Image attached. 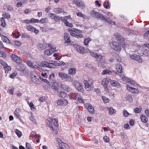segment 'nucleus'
<instances>
[{"instance_id":"f704fd0d","label":"nucleus","mask_w":149,"mask_h":149,"mask_svg":"<svg viewBox=\"0 0 149 149\" xmlns=\"http://www.w3.org/2000/svg\"><path fill=\"white\" fill-rule=\"evenodd\" d=\"M91 40V39L89 38L85 39L84 41V44L86 47L88 46L89 42Z\"/></svg>"},{"instance_id":"4be33fe9","label":"nucleus","mask_w":149,"mask_h":149,"mask_svg":"<svg viewBox=\"0 0 149 149\" xmlns=\"http://www.w3.org/2000/svg\"><path fill=\"white\" fill-rule=\"evenodd\" d=\"M84 83L86 90L87 91H91L92 88L91 86L92 83H89L88 81L86 80H84Z\"/></svg>"},{"instance_id":"338daca9","label":"nucleus","mask_w":149,"mask_h":149,"mask_svg":"<svg viewBox=\"0 0 149 149\" xmlns=\"http://www.w3.org/2000/svg\"><path fill=\"white\" fill-rule=\"evenodd\" d=\"M103 140L106 142H108L109 141V138L107 136H104L103 138Z\"/></svg>"},{"instance_id":"72a5a7b5","label":"nucleus","mask_w":149,"mask_h":149,"mask_svg":"<svg viewBox=\"0 0 149 149\" xmlns=\"http://www.w3.org/2000/svg\"><path fill=\"white\" fill-rule=\"evenodd\" d=\"M55 76L54 74V73L51 74L49 76V80L48 81V83L49 84V83H51V82H53V81H54V78Z\"/></svg>"},{"instance_id":"2eb2a0df","label":"nucleus","mask_w":149,"mask_h":149,"mask_svg":"<svg viewBox=\"0 0 149 149\" xmlns=\"http://www.w3.org/2000/svg\"><path fill=\"white\" fill-rule=\"evenodd\" d=\"M11 57L13 60L14 62L18 64H20L22 63V61L21 58L16 55L13 54L11 55Z\"/></svg>"},{"instance_id":"1a4fd4ad","label":"nucleus","mask_w":149,"mask_h":149,"mask_svg":"<svg viewBox=\"0 0 149 149\" xmlns=\"http://www.w3.org/2000/svg\"><path fill=\"white\" fill-rule=\"evenodd\" d=\"M49 17L51 18L52 19H53L56 22L60 21L63 18V19L64 20L65 19V18H67L68 17L67 16L63 17H59L58 16H56L54 14L52 13L49 14Z\"/></svg>"},{"instance_id":"c9c22d12","label":"nucleus","mask_w":149,"mask_h":149,"mask_svg":"<svg viewBox=\"0 0 149 149\" xmlns=\"http://www.w3.org/2000/svg\"><path fill=\"white\" fill-rule=\"evenodd\" d=\"M107 73L109 74H112V72L111 71H110L109 70L107 69L105 70H104L103 71L102 74V75H104L107 74Z\"/></svg>"},{"instance_id":"e2e57ef3","label":"nucleus","mask_w":149,"mask_h":149,"mask_svg":"<svg viewBox=\"0 0 149 149\" xmlns=\"http://www.w3.org/2000/svg\"><path fill=\"white\" fill-rule=\"evenodd\" d=\"M15 133L19 137H20L22 136L21 132L19 131V130H16Z\"/></svg>"},{"instance_id":"473e14b6","label":"nucleus","mask_w":149,"mask_h":149,"mask_svg":"<svg viewBox=\"0 0 149 149\" xmlns=\"http://www.w3.org/2000/svg\"><path fill=\"white\" fill-rule=\"evenodd\" d=\"M1 37L2 40L3 42L8 43H9L10 41L8 38L2 35H1Z\"/></svg>"},{"instance_id":"37998d69","label":"nucleus","mask_w":149,"mask_h":149,"mask_svg":"<svg viewBox=\"0 0 149 149\" xmlns=\"http://www.w3.org/2000/svg\"><path fill=\"white\" fill-rule=\"evenodd\" d=\"M65 24L66 26L70 27H72L73 26V25L71 23L69 22L66 20L63 21Z\"/></svg>"},{"instance_id":"09e8293b","label":"nucleus","mask_w":149,"mask_h":149,"mask_svg":"<svg viewBox=\"0 0 149 149\" xmlns=\"http://www.w3.org/2000/svg\"><path fill=\"white\" fill-rule=\"evenodd\" d=\"M26 149H33L31 144L27 142L26 143Z\"/></svg>"},{"instance_id":"5fc2aeb1","label":"nucleus","mask_w":149,"mask_h":149,"mask_svg":"<svg viewBox=\"0 0 149 149\" xmlns=\"http://www.w3.org/2000/svg\"><path fill=\"white\" fill-rule=\"evenodd\" d=\"M0 56L5 58L6 57V55L4 52L1 51L0 52Z\"/></svg>"},{"instance_id":"6e6552de","label":"nucleus","mask_w":149,"mask_h":149,"mask_svg":"<svg viewBox=\"0 0 149 149\" xmlns=\"http://www.w3.org/2000/svg\"><path fill=\"white\" fill-rule=\"evenodd\" d=\"M110 46L115 51H120L121 49V47L119 45L115 42L112 41L110 43Z\"/></svg>"},{"instance_id":"b1692460","label":"nucleus","mask_w":149,"mask_h":149,"mask_svg":"<svg viewBox=\"0 0 149 149\" xmlns=\"http://www.w3.org/2000/svg\"><path fill=\"white\" fill-rule=\"evenodd\" d=\"M127 90L130 92L136 94H137L139 93V91L137 89L131 87L130 86H129L128 85L127 86Z\"/></svg>"},{"instance_id":"49530a36","label":"nucleus","mask_w":149,"mask_h":149,"mask_svg":"<svg viewBox=\"0 0 149 149\" xmlns=\"http://www.w3.org/2000/svg\"><path fill=\"white\" fill-rule=\"evenodd\" d=\"M125 99L127 101L130 102H132L133 101L132 98L131 96L127 95L125 97Z\"/></svg>"},{"instance_id":"a878e982","label":"nucleus","mask_w":149,"mask_h":149,"mask_svg":"<svg viewBox=\"0 0 149 149\" xmlns=\"http://www.w3.org/2000/svg\"><path fill=\"white\" fill-rule=\"evenodd\" d=\"M140 54L142 56H149V50L143 49L141 51Z\"/></svg>"},{"instance_id":"4d7b16f0","label":"nucleus","mask_w":149,"mask_h":149,"mask_svg":"<svg viewBox=\"0 0 149 149\" xmlns=\"http://www.w3.org/2000/svg\"><path fill=\"white\" fill-rule=\"evenodd\" d=\"M72 31H73L75 33H81L82 31L81 30H79V29L73 28L72 29Z\"/></svg>"},{"instance_id":"c85d7f7f","label":"nucleus","mask_w":149,"mask_h":149,"mask_svg":"<svg viewBox=\"0 0 149 149\" xmlns=\"http://www.w3.org/2000/svg\"><path fill=\"white\" fill-rule=\"evenodd\" d=\"M61 87L67 92H69L71 90V88L65 84H62L61 85Z\"/></svg>"},{"instance_id":"39448f33","label":"nucleus","mask_w":149,"mask_h":149,"mask_svg":"<svg viewBox=\"0 0 149 149\" xmlns=\"http://www.w3.org/2000/svg\"><path fill=\"white\" fill-rule=\"evenodd\" d=\"M114 36L119 42L120 43L122 42L123 43V45H122V44H121V45H122V47L124 49H125L126 48H127V47H128V45L124 44L123 38L121 35L118 33H116L114 34Z\"/></svg>"},{"instance_id":"052dcab7","label":"nucleus","mask_w":149,"mask_h":149,"mask_svg":"<svg viewBox=\"0 0 149 149\" xmlns=\"http://www.w3.org/2000/svg\"><path fill=\"white\" fill-rule=\"evenodd\" d=\"M83 37V35L82 34L76 33L75 37L77 38H81Z\"/></svg>"},{"instance_id":"bf43d9fd","label":"nucleus","mask_w":149,"mask_h":149,"mask_svg":"<svg viewBox=\"0 0 149 149\" xmlns=\"http://www.w3.org/2000/svg\"><path fill=\"white\" fill-rule=\"evenodd\" d=\"M123 113L124 116L127 117L129 115V113H128L126 110L124 109L123 111Z\"/></svg>"},{"instance_id":"79ce46f5","label":"nucleus","mask_w":149,"mask_h":149,"mask_svg":"<svg viewBox=\"0 0 149 149\" xmlns=\"http://www.w3.org/2000/svg\"><path fill=\"white\" fill-rule=\"evenodd\" d=\"M90 54L93 56L97 59H99V55H97V54L93 52H90Z\"/></svg>"},{"instance_id":"ea45409f","label":"nucleus","mask_w":149,"mask_h":149,"mask_svg":"<svg viewBox=\"0 0 149 149\" xmlns=\"http://www.w3.org/2000/svg\"><path fill=\"white\" fill-rule=\"evenodd\" d=\"M77 15L78 16L82 17L85 19H86L88 18V17L87 16L83 14L81 12L77 13Z\"/></svg>"},{"instance_id":"4c0bfd02","label":"nucleus","mask_w":149,"mask_h":149,"mask_svg":"<svg viewBox=\"0 0 149 149\" xmlns=\"http://www.w3.org/2000/svg\"><path fill=\"white\" fill-rule=\"evenodd\" d=\"M76 73V70L73 68H71L69 70V73L72 75H74Z\"/></svg>"},{"instance_id":"aec40b11","label":"nucleus","mask_w":149,"mask_h":149,"mask_svg":"<svg viewBox=\"0 0 149 149\" xmlns=\"http://www.w3.org/2000/svg\"><path fill=\"white\" fill-rule=\"evenodd\" d=\"M64 39L66 43H70L71 42L70 39V36L69 34L66 33L64 34Z\"/></svg>"},{"instance_id":"f8f14e48","label":"nucleus","mask_w":149,"mask_h":149,"mask_svg":"<svg viewBox=\"0 0 149 149\" xmlns=\"http://www.w3.org/2000/svg\"><path fill=\"white\" fill-rule=\"evenodd\" d=\"M73 99L79 101L80 103H84V102L82 96L79 93H73Z\"/></svg>"},{"instance_id":"412c9836","label":"nucleus","mask_w":149,"mask_h":149,"mask_svg":"<svg viewBox=\"0 0 149 149\" xmlns=\"http://www.w3.org/2000/svg\"><path fill=\"white\" fill-rule=\"evenodd\" d=\"M52 63H53V68H54V67L55 66L64 65L65 64V63L59 60L52 61Z\"/></svg>"},{"instance_id":"680f3d73","label":"nucleus","mask_w":149,"mask_h":149,"mask_svg":"<svg viewBox=\"0 0 149 149\" xmlns=\"http://www.w3.org/2000/svg\"><path fill=\"white\" fill-rule=\"evenodd\" d=\"M3 16L4 17L8 19L10 17L9 14L6 12L3 15Z\"/></svg>"},{"instance_id":"3c124183","label":"nucleus","mask_w":149,"mask_h":149,"mask_svg":"<svg viewBox=\"0 0 149 149\" xmlns=\"http://www.w3.org/2000/svg\"><path fill=\"white\" fill-rule=\"evenodd\" d=\"M22 38H30V36L29 34L26 33H24L22 35Z\"/></svg>"},{"instance_id":"8fccbe9b","label":"nucleus","mask_w":149,"mask_h":149,"mask_svg":"<svg viewBox=\"0 0 149 149\" xmlns=\"http://www.w3.org/2000/svg\"><path fill=\"white\" fill-rule=\"evenodd\" d=\"M109 5L110 3L109 1H105L103 4V6L106 9H107L108 8V6Z\"/></svg>"},{"instance_id":"13d9d810","label":"nucleus","mask_w":149,"mask_h":149,"mask_svg":"<svg viewBox=\"0 0 149 149\" xmlns=\"http://www.w3.org/2000/svg\"><path fill=\"white\" fill-rule=\"evenodd\" d=\"M14 114L15 117L17 118H19L20 116V114L17 111L15 110L14 112Z\"/></svg>"},{"instance_id":"9d476101","label":"nucleus","mask_w":149,"mask_h":149,"mask_svg":"<svg viewBox=\"0 0 149 149\" xmlns=\"http://www.w3.org/2000/svg\"><path fill=\"white\" fill-rule=\"evenodd\" d=\"M74 86L77 90L80 92H83L84 89L82 85L77 81H75L74 82Z\"/></svg>"},{"instance_id":"6e6d98bb","label":"nucleus","mask_w":149,"mask_h":149,"mask_svg":"<svg viewBox=\"0 0 149 149\" xmlns=\"http://www.w3.org/2000/svg\"><path fill=\"white\" fill-rule=\"evenodd\" d=\"M31 23H39V21L38 19H35L34 18H32L31 19Z\"/></svg>"},{"instance_id":"58836bf2","label":"nucleus","mask_w":149,"mask_h":149,"mask_svg":"<svg viewBox=\"0 0 149 149\" xmlns=\"http://www.w3.org/2000/svg\"><path fill=\"white\" fill-rule=\"evenodd\" d=\"M140 118L141 121L143 123H145L148 121L147 118L145 115H141L140 116Z\"/></svg>"},{"instance_id":"c756f323","label":"nucleus","mask_w":149,"mask_h":149,"mask_svg":"<svg viewBox=\"0 0 149 149\" xmlns=\"http://www.w3.org/2000/svg\"><path fill=\"white\" fill-rule=\"evenodd\" d=\"M26 63L27 65L29 67L33 68L34 67V65H35V66L36 67L37 66H38V64L36 62H33L32 63L30 61H27L26 62Z\"/></svg>"},{"instance_id":"e433bc0d","label":"nucleus","mask_w":149,"mask_h":149,"mask_svg":"<svg viewBox=\"0 0 149 149\" xmlns=\"http://www.w3.org/2000/svg\"><path fill=\"white\" fill-rule=\"evenodd\" d=\"M107 109L109 110V113L110 115L113 114L116 112V111H115V110L113 109L112 107H107Z\"/></svg>"},{"instance_id":"f3484780","label":"nucleus","mask_w":149,"mask_h":149,"mask_svg":"<svg viewBox=\"0 0 149 149\" xmlns=\"http://www.w3.org/2000/svg\"><path fill=\"white\" fill-rule=\"evenodd\" d=\"M52 48H51V50L48 49H46L44 51V54L46 55H50L52 54L54 52H55L56 51V48H52Z\"/></svg>"},{"instance_id":"7c9ffc66","label":"nucleus","mask_w":149,"mask_h":149,"mask_svg":"<svg viewBox=\"0 0 149 149\" xmlns=\"http://www.w3.org/2000/svg\"><path fill=\"white\" fill-rule=\"evenodd\" d=\"M116 69L118 73H120L122 72V65L121 64H117L116 66Z\"/></svg>"},{"instance_id":"864d4df0","label":"nucleus","mask_w":149,"mask_h":149,"mask_svg":"<svg viewBox=\"0 0 149 149\" xmlns=\"http://www.w3.org/2000/svg\"><path fill=\"white\" fill-rule=\"evenodd\" d=\"M30 119L34 124H36V120L34 117L31 116L30 118Z\"/></svg>"},{"instance_id":"bb28decb","label":"nucleus","mask_w":149,"mask_h":149,"mask_svg":"<svg viewBox=\"0 0 149 149\" xmlns=\"http://www.w3.org/2000/svg\"><path fill=\"white\" fill-rule=\"evenodd\" d=\"M123 80L130 83L131 85H135L136 84V82L135 81L132 80L130 79L127 77H123Z\"/></svg>"},{"instance_id":"0e129e2a","label":"nucleus","mask_w":149,"mask_h":149,"mask_svg":"<svg viewBox=\"0 0 149 149\" xmlns=\"http://www.w3.org/2000/svg\"><path fill=\"white\" fill-rule=\"evenodd\" d=\"M102 98L104 102L106 103L108 102L109 99L108 98L106 97H105L104 96H102Z\"/></svg>"},{"instance_id":"9b49d317","label":"nucleus","mask_w":149,"mask_h":149,"mask_svg":"<svg viewBox=\"0 0 149 149\" xmlns=\"http://www.w3.org/2000/svg\"><path fill=\"white\" fill-rule=\"evenodd\" d=\"M99 59H100L98 63V65L103 68L106 67L105 64V59L104 56L101 55H99Z\"/></svg>"},{"instance_id":"603ef678","label":"nucleus","mask_w":149,"mask_h":149,"mask_svg":"<svg viewBox=\"0 0 149 149\" xmlns=\"http://www.w3.org/2000/svg\"><path fill=\"white\" fill-rule=\"evenodd\" d=\"M101 20H103L106 21V22L109 24H111V21L109 19H108L107 18H106L103 15V19H101Z\"/></svg>"},{"instance_id":"7ed1b4c3","label":"nucleus","mask_w":149,"mask_h":149,"mask_svg":"<svg viewBox=\"0 0 149 149\" xmlns=\"http://www.w3.org/2000/svg\"><path fill=\"white\" fill-rule=\"evenodd\" d=\"M58 76L63 80L65 81L71 82L73 81V79L71 76L68 74L63 72L58 73Z\"/></svg>"},{"instance_id":"393cba45","label":"nucleus","mask_w":149,"mask_h":149,"mask_svg":"<svg viewBox=\"0 0 149 149\" xmlns=\"http://www.w3.org/2000/svg\"><path fill=\"white\" fill-rule=\"evenodd\" d=\"M110 83L112 86L118 88H119L120 87V83L116 80H111Z\"/></svg>"},{"instance_id":"c03bdc74","label":"nucleus","mask_w":149,"mask_h":149,"mask_svg":"<svg viewBox=\"0 0 149 149\" xmlns=\"http://www.w3.org/2000/svg\"><path fill=\"white\" fill-rule=\"evenodd\" d=\"M67 96V93L64 91H62L60 92L59 94V97L65 98Z\"/></svg>"},{"instance_id":"f257e3e1","label":"nucleus","mask_w":149,"mask_h":149,"mask_svg":"<svg viewBox=\"0 0 149 149\" xmlns=\"http://www.w3.org/2000/svg\"><path fill=\"white\" fill-rule=\"evenodd\" d=\"M52 61H49L48 62L47 61H44L41 62L40 65H38V66H36L37 68H38L40 71L41 70H44V68L45 67H47L49 68H53V65L52 63Z\"/></svg>"},{"instance_id":"ddd939ff","label":"nucleus","mask_w":149,"mask_h":149,"mask_svg":"<svg viewBox=\"0 0 149 149\" xmlns=\"http://www.w3.org/2000/svg\"><path fill=\"white\" fill-rule=\"evenodd\" d=\"M130 56L131 59H134L139 63L142 62V59L141 56L139 55L136 54H130Z\"/></svg>"},{"instance_id":"69168bd1","label":"nucleus","mask_w":149,"mask_h":149,"mask_svg":"<svg viewBox=\"0 0 149 149\" xmlns=\"http://www.w3.org/2000/svg\"><path fill=\"white\" fill-rule=\"evenodd\" d=\"M134 111L136 113H139L141 112V109L138 108H136L134 109Z\"/></svg>"},{"instance_id":"0eeeda50","label":"nucleus","mask_w":149,"mask_h":149,"mask_svg":"<svg viewBox=\"0 0 149 149\" xmlns=\"http://www.w3.org/2000/svg\"><path fill=\"white\" fill-rule=\"evenodd\" d=\"M73 46L75 48L76 50L78 52L82 54L86 53L89 51L88 49H85L83 47L78 45L75 44Z\"/></svg>"},{"instance_id":"f03ea898","label":"nucleus","mask_w":149,"mask_h":149,"mask_svg":"<svg viewBox=\"0 0 149 149\" xmlns=\"http://www.w3.org/2000/svg\"><path fill=\"white\" fill-rule=\"evenodd\" d=\"M46 122L51 130L55 131L56 129L55 127L58 126V120L56 119H50V120H46Z\"/></svg>"},{"instance_id":"5701e85b","label":"nucleus","mask_w":149,"mask_h":149,"mask_svg":"<svg viewBox=\"0 0 149 149\" xmlns=\"http://www.w3.org/2000/svg\"><path fill=\"white\" fill-rule=\"evenodd\" d=\"M110 80L108 78H104L103 79L101 84L105 88L107 87L108 84H109V80Z\"/></svg>"},{"instance_id":"a18cd8bd","label":"nucleus","mask_w":149,"mask_h":149,"mask_svg":"<svg viewBox=\"0 0 149 149\" xmlns=\"http://www.w3.org/2000/svg\"><path fill=\"white\" fill-rule=\"evenodd\" d=\"M77 6L82 9H83L85 7L84 4L82 1L80 2V4H79Z\"/></svg>"},{"instance_id":"de8ad7c7","label":"nucleus","mask_w":149,"mask_h":149,"mask_svg":"<svg viewBox=\"0 0 149 149\" xmlns=\"http://www.w3.org/2000/svg\"><path fill=\"white\" fill-rule=\"evenodd\" d=\"M48 22V19L47 18H44L41 19L39 21V23L40 22L42 23H46Z\"/></svg>"},{"instance_id":"423d86ee","label":"nucleus","mask_w":149,"mask_h":149,"mask_svg":"<svg viewBox=\"0 0 149 149\" xmlns=\"http://www.w3.org/2000/svg\"><path fill=\"white\" fill-rule=\"evenodd\" d=\"M90 14L92 17L98 19H102V18L103 19V15L95 11L94 10L91 11L90 12Z\"/></svg>"},{"instance_id":"4468645a","label":"nucleus","mask_w":149,"mask_h":149,"mask_svg":"<svg viewBox=\"0 0 149 149\" xmlns=\"http://www.w3.org/2000/svg\"><path fill=\"white\" fill-rule=\"evenodd\" d=\"M68 102L67 100L66 99H62L58 100L57 102V103L58 105H60L62 106H65L66 105Z\"/></svg>"},{"instance_id":"dca6fc26","label":"nucleus","mask_w":149,"mask_h":149,"mask_svg":"<svg viewBox=\"0 0 149 149\" xmlns=\"http://www.w3.org/2000/svg\"><path fill=\"white\" fill-rule=\"evenodd\" d=\"M47 46L52 48V45L44 43L42 44H40L38 45V49L40 50H43L45 49Z\"/></svg>"},{"instance_id":"6ab92c4d","label":"nucleus","mask_w":149,"mask_h":149,"mask_svg":"<svg viewBox=\"0 0 149 149\" xmlns=\"http://www.w3.org/2000/svg\"><path fill=\"white\" fill-rule=\"evenodd\" d=\"M26 28L29 31L34 32L36 34H37L39 32V30L31 25L27 26Z\"/></svg>"},{"instance_id":"20e7f679","label":"nucleus","mask_w":149,"mask_h":149,"mask_svg":"<svg viewBox=\"0 0 149 149\" xmlns=\"http://www.w3.org/2000/svg\"><path fill=\"white\" fill-rule=\"evenodd\" d=\"M30 75L31 81L35 84H38L39 82L40 77L34 71L31 72Z\"/></svg>"},{"instance_id":"2f4dec72","label":"nucleus","mask_w":149,"mask_h":149,"mask_svg":"<svg viewBox=\"0 0 149 149\" xmlns=\"http://www.w3.org/2000/svg\"><path fill=\"white\" fill-rule=\"evenodd\" d=\"M54 12L58 14L64 12V10L61 8H54Z\"/></svg>"},{"instance_id":"a211bd4d","label":"nucleus","mask_w":149,"mask_h":149,"mask_svg":"<svg viewBox=\"0 0 149 149\" xmlns=\"http://www.w3.org/2000/svg\"><path fill=\"white\" fill-rule=\"evenodd\" d=\"M84 106L87 108L90 113L91 114H93L94 113V108L90 104H86Z\"/></svg>"},{"instance_id":"774afa93","label":"nucleus","mask_w":149,"mask_h":149,"mask_svg":"<svg viewBox=\"0 0 149 149\" xmlns=\"http://www.w3.org/2000/svg\"><path fill=\"white\" fill-rule=\"evenodd\" d=\"M0 63L4 67V68L6 67V66L7 65L6 63L4 62L2 60L0 61Z\"/></svg>"},{"instance_id":"cd10ccee","label":"nucleus","mask_w":149,"mask_h":149,"mask_svg":"<svg viewBox=\"0 0 149 149\" xmlns=\"http://www.w3.org/2000/svg\"><path fill=\"white\" fill-rule=\"evenodd\" d=\"M50 86H52V88L56 91L58 90V88L57 86V83L56 81H53V82H51V83H49V84Z\"/></svg>"},{"instance_id":"a19ab883","label":"nucleus","mask_w":149,"mask_h":149,"mask_svg":"<svg viewBox=\"0 0 149 149\" xmlns=\"http://www.w3.org/2000/svg\"><path fill=\"white\" fill-rule=\"evenodd\" d=\"M0 20L1 22V25L2 27H5L6 25V21L5 20V19L3 17H1L0 18Z\"/></svg>"}]
</instances>
